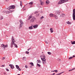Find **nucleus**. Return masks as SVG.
Returning a JSON list of instances; mask_svg holds the SVG:
<instances>
[{
    "mask_svg": "<svg viewBox=\"0 0 75 75\" xmlns=\"http://www.w3.org/2000/svg\"><path fill=\"white\" fill-rule=\"evenodd\" d=\"M16 68L19 71H21V69L19 68V66H18V65H16Z\"/></svg>",
    "mask_w": 75,
    "mask_h": 75,
    "instance_id": "nucleus-10",
    "label": "nucleus"
},
{
    "mask_svg": "<svg viewBox=\"0 0 75 75\" xmlns=\"http://www.w3.org/2000/svg\"><path fill=\"white\" fill-rule=\"evenodd\" d=\"M73 18L74 20L75 21V14H73Z\"/></svg>",
    "mask_w": 75,
    "mask_h": 75,
    "instance_id": "nucleus-17",
    "label": "nucleus"
},
{
    "mask_svg": "<svg viewBox=\"0 0 75 75\" xmlns=\"http://www.w3.org/2000/svg\"><path fill=\"white\" fill-rule=\"evenodd\" d=\"M33 25H32L29 27V30H32V29H33Z\"/></svg>",
    "mask_w": 75,
    "mask_h": 75,
    "instance_id": "nucleus-13",
    "label": "nucleus"
},
{
    "mask_svg": "<svg viewBox=\"0 0 75 75\" xmlns=\"http://www.w3.org/2000/svg\"><path fill=\"white\" fill-rule=\"evenodd\" d=\"M9 13H13V12H14V10L13 9H12L11 10H9Z\"/></svg>",
    "mask_w": 75,
    "mask_h": 75,
    "instance_id": "nucleus-14",
    "label": "nucleus"
},
{
    "mask_svg": "<svg viewBox=\"0 0 75 75\" xmlns=\"http://www.w3.org/2000/svg\"><path fill=\"white\" fill-rule=\"evenodd\" d=\"M46 61H44L42 62L43 64H46Z\"/></svg>",
    "mask_w": 75,
    "mask_h": 75,
    "instance_id": "nucleus-28",
    "label": "nucleus"
},
{
    "mask_svg": "<svg viewBox=\"0 0 75 75\" xmlns=\"http://www.w3.org/2000/svg\"><path fill=\"white\" fill-rule=\"evenodd\" d=\"M68 0H60L58 3V4H62L65 2H67Z\"/></svg>",
    "mask_w": 75,
    "mask_h": 75,
    "instance_id": "nucleus-2",
    "label": "nucleus"
},
{
    "mask_svg": "<svg viewBox=\"0 0 75 75\" xmlns=\"http://www.w3.org/2000/svg\"><path fill=\"white\" fill-rule=\"evenodd\" d=\"M15 8V6L14 5H12L7 8L8 10H9L10 9H14Z\"/></svg>",
    "mask_w": 75,
    "mask_h": 75,
    "instance_id": "nucleus-5",
    "label": "nucleus"
},
{
    "mask_svg": "<svg viewBox=\"0 0 75 75\" xmlns=\"http://www.w3.org/2000/svg\"><path fill=\"white\" fill-rule=\"evenodd\" d=\"M60 13H61V11H57V14H60Z\"/></svg>",
    "mask_w": 75,
    "mask_h": 75,
    "instance_id": "nucleus-24",
    "label": "nucleus"
},
{
    "mask_svg": "<svg viewBox=\"0 0 75 75\" xmlns=\"http://www.w3.org/2000/svg\"><path fill=\"white\" fill-rule=\"evenodd\" d=\"M40 3H42V1H41V0H40Z\"/></svg>",
    "mask_w": 75,
    "mask_h": 75,
    "instance_id": "nucleus-47",
    "label": "nucleus"
},
{
    "mask_svg": "<svg viewBox=\"0 0 75 75\" xmlns=\"http://www.w3.org/2000/svg\"><path fill=\"white\" fill-rule=\"evenodd\" d=\"M20 25L19 28H21L22 27V26H23V24H24V23H23V21L21 20H20Z\"/></svg>",
    "mask_w": 75,
    "mask_h": 75,
    "instance_id": "nucleus-4",
    "label": "nucleus"
},
{
    "mask_svg": "<svg viewBox=\"0 0 75 75\" xmlns=\"http://www.w3.org/2000/svg\"><path fill=\"white\" fill-rule=\"evenodd\" d=\"M38 13V11H36L35 12V14H36L37 13Z\"/></svg>",
    "mask_w": 75,
    "mask_h": 75,
    "instance_id": "nucleus-38",
    "label": "nucleus"
},
{
    "mask_svg": "<svg viewBox=\"0 0 75 75\" xmlns=\"http://www.w3.org/2000/svg\"><path fill=\"white\" fill-rule=\"evenodd\" d=\"M12 41L11 43V48H13V45H14L15 47L16 48H17L18 47L16 43H14V42H16V41L14 40V37L13 36H12Z\"/></svg>",
    "mask_w": 75,
    "mask_h": 75,
    "instance_id": "nucleus-1",
    "label": "nucleus"
},
{
    "mask_svg": "<svg viewBox=\"0 0 75 75\" xmlns=\"http://www.w3.org/2000/svg\"><path fill=\"white\" fill-rule=\"evenodd\" d=\"M50 16L51 17H54L56 19H58V16H56V15H54L52 13H50Z\"/></svg>",
    "mask_w": 75,
    "mask_h": 75,
    "instance_id": "nucleus-3",
    "label": "nucleus"
},
{
    "mask_svg": "<svg viewBox=\"0 0 75 75\" xmlns=\"http://www.w3.org/2000/svg\"><path fill=\"white\" fill-rule=\"evenodd\" d=\"M1 47H2L4 48H7V47H8V45H4L2 44L1 45Z\"/></svg>",
    "mask_w": 75,
    "mask_h": 75,
    "instance_id": "nucleus-7",
    "label": "nucleus"
},
{
    "mask_svg": "<svg viewBox=\"0 0 75 75\" xmlns=\"http://www.w3.org/2000/svg\"><path fill=\"white\" fill-rule=\"evenodd\" d=\"M2 67H4V65H2Z\"/></svg>",
    "mask_w": 75,
    "mask_h": 75,
    "instance_id": "nucleus-48",
    "label": "nucleus"
},
{
    "mask_svg": "<svg viewBox=\"0 0 75 75\" xmlns=\"http://www.w3.org/2000/svg\"><path fill=\"white\" fill-rule=\"evenodd\" d=\"M51 33H53V29L52 28H50V29Z\"/></svg>",
    "mask_w": 75,
    "mask_h": 75,
    "instance_id": "nucleus-20",
    "label": "nucleus"
},
{
    "mask_svg": "<svg viewBox=\"0 0 75 75\" xmlns=\"http://www.w3.org/2000/svg\"><path fill=\"white\" fill-rule=\"evenodd\" d=\"M55 72H56V73H57V72H58V70H55Z\"/></svg>",
    "mask_w": 75,
    "mask_h": 75,
    "instance_id": "nucleus-39",
    "label": "nucleus"
},
{
    "mask_svg": "<svg viewBox=\"0 0 75 75\" xmlns=\"http://www.w3.org/2000/svg\"><path fill=\"white\" fill-rule=\"evenodd\" d=\"M9 0H6V1L7 2Z\"/></svg>",
    "mask_w": 75,
    "mask_h": 75,
    "instance_id": "nucleus-46",
    "label": "nucleus"
},
{
    "mask_svg": "<svg viewBox=\"0 0 75 75\" xmlns=\"http://www.w3.org/2000/svg\"><path fill=\"white\" fill-rule=\"evenodd\" d=\"M41 58V57H42V58H45V55L44 54L41 55V56H40Z\"/></svg>",
    "mask_w": 75,
    "mask_h": 75,
    "instance_id": "nucleus-19",
    "label": "nucleus"
},
{
    "mask_svg": "<svg viewBox=\"0 0 75 75\" xmlns=\"http://www.w3.org/2000/svg\"><path fill=\"white\" fill-rule=\"evenodd\" d=\"M6 25H8V24L6 23Z\"/></svg>",
    "mask_w": 75,
    "mask_h": 75,
    "instance_id": "nucleus-52",
    "label": "nucleus"
},
{
    "mask_svg": "<svg viewBox=\"0 0 75 75\" xmlns=\"http://www.w3.org/2000/svg\"><path fill=\"white\" fill-rule=\"evenodd\" d=\"M73 14H75V9H74L73 10Z\"/></svg>",
    "mask_w": 75,
    "mask_h": 75,
    "instance_id": "nucleus-22",
    "label": "nucleus"
},
{
    "mask_svg": "<svg viewBox=\"0 0 75 75\" xmlns=\"http://www.w3.org/2000/svg\"><path fill=\"white\" fill-rule=\"evenodd\" d=\"M65 15L64 13H62L61 15H60V17H65Z\"/></svg>",
    "mask_w": 75,
    "mask_h": 75,
    "instance_id": "nucleus-11",
    "label": "nucleus"
},
{
    "mask_svg": "<svg viewBox=\"0 0 75 75\" xmlns=\"http://www.w3.org/2000/svg\"><path fill=\"white\" fill-rule=\"evenodd\" d=\"M37 66H38V67H41V65L38 63L37 64Z\"/></svg>",
    "mask_w": 75,
    "mask_h": 75,
    "instance_id": "nucleus-31",
    "label": "nucleus"
},
{
    "mask_svg": "<svg viewBox=\"0 0 75 75\" xmlns=\"http://www.w3.org/2000/svg\"><path fill=\"white\" fill-rule=\"evenodd\" d=\"M52 75H55V73H53L52 74Z\"/></svg>",
    "mask_w": 75,
    "mask_h": 75,
    "instance_id": "nucleus-54",
    "label": "nucleus"
},
{
    "mask_svg": "<svg viewBox=\"0 0 75 75\" xmlns=\"http://www.w3.org/2000/svg\"><path fill=\"white\" fill-rule=\"evenodd\" d=\"M25 53L27 54H29V52H28V51H26L25 52Z\"/></svg>",
    "mask_w": 75,
    "mask_h": 75,
    "instance_id": "nucleus-35",
    "label": "nucleus"
},
{
    "mask_svg": "<svg viewBox=\"0 0 75 75\" xmlns=\"http://www.w3.org/2000/svg\"><path fill=\"white\" fill-rule=\"evenodd\" d=\"M45 42L46 43V44H48V42H47L46 41H45Z\"/></svg>",
    "mask_w": 75,
    "mask_h": 75,
    "instance_id": "nucleus-43",
    "label": "nucleus"
},
{
    "mask_svg": "<svg viewBox=\"0 0 75 75\" xmlns=\"http://www.w3.org/2000/svg\"><path fill=\"white\" fill-rule=\"evenodd\" d=\"M38 25L37 24L33 26V27L34 28H38Z\"/></svg>",
    "mask_w": 75,
    "mask_h": 75,
    "instance_id": "nucleus-9",
    "label": "nucleus"
},
{
    "mask_svg": "<svg viewBox=\"0 0 75 75\" xmlns=\"http://www.w3.org/2000/svg\"><path fill=\"white\" fill-rule=\"evenodd\" d=\"M30 64L31 65H32V66H34V64H33V63L31 62Z\"/></svg>",
    "mask_w": 75,
    "mask_h": 75,
    "instance_id": "nucleus-29",
    "label": "nucleus"
},
{
    "mask_svg": "<svg viewBox=\"0 0 75 75\" xmlns=\"http://www.w3.org/2000/svg\"><path fill=\"white\" fill-rule=\"evenodd\" d=\"M74 69H75V68H74L73 69H70L69 70V72L70 71H73V70H74Z\"/></svg>",
    "mask_w": 75,
    "mask_h": 75,
    "instance_id": "nucleus-25",
    "label": "nucleus"
},
{
    "mask_svg": "<svg viewBox=\"0 0 75 75\" xmlns=\"http://www.w3.org/2000/svg\"><path fill=\"white\" fill-rule=\"evenodd\" d=\"M41 5H42V6L44 4V2H41L40 4Z\"/></svg>",
    "mask_w": 75,
    "mask_h": 75,
    "instance_id": "nucleus-34",
    "label": "nucleus"
},
{
    "mask_svg": "<svg viewBox=\"0 0 75 75\" xmlns=\"http://www.w3.org/2000/svg\"><path fill=\"white\" fill-rule=\"evenodd\" d=\"M30 48H29L28 50V51H29V50H30Z\"/></svg>",
    "mask_w": 75,
    "mask_h": 75,
    "instance_id": "nucleus-49",
    "label": "nucleus"
},
{
    "mask_svg": "<svg viewBox=\"0 0 75 75\" xmlns=\"http://www.w3.org/2000/svg\"><path fill=\"white\" fill-rule=\"evenodd\" d=\"M20 5L21 6V7H22L23 6V3L22 2V1H20Z\"/></svg>",
    "mask_w": 75,
    "mask_h": 75,
    "instance_id": "nucleus-23",
    "label": "nucleus"
},
{
    "mask_svg": "<svg viewBox=\"0 0 75 75\" xmlns=\"http://www.w3.org/2000/svg\"><path fill=\"white\" fill-rule=\"evenodd\" d=\"M36 20V19L35 17H33L30 20V23H34Z\"/></svg>",
    "mask_w": 75,
    "mask_h": 75,
    "instance_id": "nucleus-6",
    "label": "nucleus"
},
{
    "mask_svg": "<svg viewBox=\"0 0 75 75\" xmlns=\"http://www.w3.org/2000/svg\"><path fill=\"white\" fill-rule=\"evenodd\" d=\"M57 60L58 61H61V59L59 58H58L57 59Z\"/></svg>",
    "mask_w": 75,
    "mask_h": 75,
    "instance_id": "nucleus-37",
    "label": "nucleus"
},
{
    "mask_svg": "<svg viewBox=\"0 0 75 75\" xmlns=\"http://www.w3.org/2000/svg\"><path fill=\"white\" fill-rule=\"evenodd\" d=\"M25 67L26 68H28V67H27V65H25Z\"/></svg>",
    "mask_w": 75,
    "mask_h": 75,
    "instance_id": "nucleus-42",
    "label": "nucleus"
},
{
    "mask_svg": "<svg viewBox=\"0 0 75 75\" xmlns=\"http://www.w3.org/2000/svg\"><path fill=\"white\" fill-rule=\"evenodd\" d=\"M51 72H55V70L53 71H51Z\"/></svg>",
    "mask_w": 75,
    "mask_h": 75,
    "instance_id": "nucleus-50",
    "label": "nucleus"
},
{
    "mask_svg": "<svg viewBox=\"0 0 75 75\" xmlns=\"http://www.w3.org/2000/svg\"><path fill=\"white\" fill-rule=\"evenodd\" d=\"M40 18L41 19H42V18H44V16H42Z\"/></svg>",
    "mask_w": 75,
    "mask_h": 75,
    "instance_id": "nucleus-41",
    "label": "nucleus"
},
{
    "mask_svg": "<svg viewBox=\"0 0 75 75\" xmlns=\"http://www.w3.org/2000/svg\"><path fill=\"white\" fill-rule=\"evenodd\" d=\"M9 66L11 68V69H13V68H14V65H13L9 64Z\"/></svg>",
    "mask_w": 75,
    "mask_h": 75,
    "instance_id": "nucleus-12",
    "label": "nucleus"
},
{
    "mask_svg": "<svg viewBox=\"0 0 75 75\" xmlns=\"http://www.w3.org/2000/svg\"><path fill=\"white\" fill-rule=\"evenodd\" d=\"M46 3H50V2L48 0H47L46 1Z\"/></svg>",
    "mask_w": 75,
    "mask_h": 75,
    "instance_id": "nucleus-27",
    "label": "nucleus"
},
{
    "mask_svg": "<svg viewBox=\"0 0 75 75\" xmlns=\"http://www.w3.org/2000/svg\"><path fill=\"white\" fill-rule=\"evenodd\" d=\"M18 75H20V74H18Z\"/></svg>",
    "mask_w": 75,
    "mask_h": 75,
    "instance_id": "nucleus-56",
    "label": "nucleus"
},
{
    "mask_svg": "<svg viewBox=\"0 0 75 75\" xmlns=\"http://www.w3.org/2000/svg\"><path fill=\"white\" fill-rule=\"evenodd\" d=\"M29 6L30 7V8L32 7V6H33V2H31L29 3Z\"/></svg>",
    "mask_w": 75,
    "mask_h": 75,
    "instance_id": "nucleus-8",
    "label": "nucleus"
},
{
    "mask_svg": "<svg viewBox=\"0 0 75 75\" xmlns=\"http://www.w3.org/2000/svg\"><path fill=\"white\" fill-rule=\"evenodd\" d=\"M64 71L58 74H56V75H60L62 74V73H64Z\"/></svg>",
    "mask_w": 75,
    "mask_h": 75,
    "instance_id": "nucleus-18",
    "label": "nucleus"
},
{
    "mask_svg": "<svg viewBox=\"0 0 75 75\" xmlns=\"http://www.w3.org/2000/svg\"><path fill=\"white\" fill-rule=\"evenodd\" d=\"M6 70L7 71H9V70L8 69H6Z\"/></svg>",
    "mask_w": 75,
    "mask_h": 75,
    "instance_id": "nucleus-44",
    "label": "nucleus"
},
{
    "mask_svg": "<svg viewBox=\"0 0 75 75\" xmlns=\"http://www.w3.org/2000/svg\"><path fill=\"white\" fill-rule=\"evenodd\" d=\"M73 58V57H69V59H72V58Z\"/></svg>",
    "mask_w": 75,
    "mask_h": 75,
    "instance_id": "nucleus-36",
    "label": "nucleus"
},
{
    "mask_svg": "<svg viewBox=\"0 0 75 75\" xmlns=\"http://www.w3.org/2000/svg\"><path fill=\"white\" fill-rule=\"evenodd\" d=\"M37 63H39V64H41V60H37Z\"/></svg>",
    "mask_w": 75,
    "mask_h": 75,
    "instance_id": "nucleus-16",
    "label": "nucleus"
},
{
    "mask_svg": "<svg viewBox=\"0 0 75 75\" xmlns=\"http://www.w3.org/2000/svg\"><path fill=\"white\" fill-rule=\"evenodd\" d=\"M41 59L42 61H46V59L45 58H41Z\"/></svg>",
    "mask_w": 75,
    "mask_h": 75,
    "instance_id": "nucleus-15",
    "label": "nucleus"
},
{
    "mask_svg": "<svg viewBox=\"0 0 75 75\" xmlns=\"http://www.w3.org/2000/svg\"><path fill=\"white\" fill-rule=\"evenodd\" d=\"M47 54H49V55H51V52H48Z\"/></svg>",
    "mask_w": 75,
    "mask_h": 75,
    "instance_id": "nucleus-32",
    "label": "nucleus"
},
{
    "mask_svg": "<svg viewBox=\"0 0 75 75\" xmlns=\"http://www.w3.org/2000/svg\"><path fill=\"white\" fill-rule=\"evenodd\" d=\"M5 57H3L2 58V60H4V59H5Z\"/></svg>",
    "mask_w": 75,
    "mask_h": 75,
    "instance_id": "nucleus-40",
    "label": "nucleus"
},
{
    "mask_svg": "<svg viewBox=\"0 0 75 75\" xmlns=\"http://www.w3.org/2000/svg\"><path fill=\"white\" fill-rule=\"evenodd\" d=\"M24 58H25V57H23V59H24Z\"/></svg>",
    "mask_w": 75,
    "mask_h": 75,
    "instance_id": "nucleus-53",
    "label": "nucleus"
},
{
    "mask_svg": "<svg viewBox=\"0 0 75 75\" xmlns=\"http://www.w3.org/2000/svg\"><path fill=\"white\" fill-rule=\"evenodd\" d=\"M1 20H2V19H3V17H2L1 18Z\"/></svg>",
    "mask_w": 75,
    "mask_h": 75,
    "instance_id": "nucleus-45",
    "label": "nucleus"
},
{
    "mask_svg": "<svg viewBox=\"0 0 75 75\" xmlns=\"http://www.w3.org/2000/svg\"><path fill=\"white\" fill-rule=\"evenodd\" d=\"M5 12H6V13H7V14H9L10 13V11H4Z\"/></svg>",
    "mask_w": 75,
    "mask_h": 75,
    "instance_id": "nucleus-26",
    "label": "nucleus"
},
{
    "mask_svg": "<svg viewBox=\"0 0 75 75\" xmlns=\"http://www.w3.org/2000/svg\"><path fill=\"white\" fill-rule=\"evenodd\" d=\"M75 55H74L73 56V57H73V58H74V57H75Z\"/></svg>",
    "mask_w": 75,
    "mask_h": 75,
    "instance_id": "nucleus-51",
    "label": "nucleus"
},
{
    "mask_svg": "<svg viewBox=\"0 0 75 75\" xmlns=\"http://www.w3.org/2000/svg\"><path fill=\"white\" fill-rule=\"evenodd\" d=\"M67 24H71V22H69V21H68L67 22Z\"/></svg>",
    "mask_w": 75,
    "mask_h": 75,
    "instance_id": "nucleus-21",
    "label": "nucleus"
},
{
    "mask_svg": "<svg viewBox=\"0 0 75 75\" xmlns=\"http://www.w3.org/2000/svg\"><path fill=\"white\" fill-rule=\"evenodd\" d=\"M39 14H39V13H38V15H39Z\"/></svg>",
    "mask_w": 75,
    "mask_h": 75,
    "instance_id": "nucleus-55",
    "label": "nucleus"
},
{
    "mask_svg": "<svg viewBox=\"0 0 75 75\" xmlns=\"http://www.w3.org/2000/svg\"><path fill=\"white\" fill-rule=\"evenodd\" d=\"M75 41H74L71 43V44H75Z\"/></svg>",
    "mask_w": 75,
    "mask_h": 75,
    "instance_id": "nucleus-33",
    "label": "nucleus"
},
{
    "mask_svg": "<svg viewBox=\"0 0 75 75\" xmlns=\"http://www.w3.org/2000/svg\"><path fill=\"white\" fill-rule=\"evenodd\" d=\"M32 18V16H30L29 17L28 20H30V18Z\"/></svg>",
    "mask_w": 75,
    "mask_h": 75,
    "instance_id": "nucleus-30",
    "label": "nucleus"
}]
</instances>
